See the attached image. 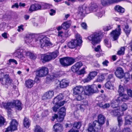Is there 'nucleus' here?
Here are the masks:
<instances>
[{
    "label": "nucleus",
    "mask_w": 132,
    "mask_h": 132,
    "mask_svg": "<svg viewBox=\"0 0 132 132\" xmlns=\"http://www.w3.org/2000/svg\"><path fill=\"white\" fill-rule=\"evenodd\" d=\"M2 107L9 110L11 108H15L16 109L21 110L22 109L21 103L18 100H15L13 101L7 103L2 102Z\"/></svg>",
    "instance_id": "nucleus-1"
},
{
    "label": "nucleus",
    "mask_w": 132,
    "mask_h": 132,
    "mask_svg": "<svg viewBox=\"0 0 132 132\" xmlns=\"http://www.w3.org/2000/svg\"><path fill=\"white\" fill-rule=\"evenodd\" d=\"M76 39L72 40L68 43V46L70 48H73L77 46H80L82 42L81 37L78 34L76 35Z\"/></svg>",
    "instance_id": "nucleus-2"
},
{
    "label": "nucleus",
    "mask_w": 132,
    "mask_h": 132,
    "mask_svg": "<svg viewBox=\"0 0 132 132\" xmlns=\"http://www.w3.org/2000/svg\"><path fill=\"white\" fill-rule=\"evenodd\" d=\"M58 53V51H56L48 54H42L41 56V60L43 62H48L52 59H55L57 56Z\"/></svg>",
    "instance_id": "nucleus-3"
},
{
    "label": "nucleus",
    "mask_w": 132,
    "mask_h": 132,
    "mask_svg": "<svg viewBox=\"0 0 132 132\" xmlns=\"http://www.w3.org/2000/svg\"><path fill=\"white\" fill-rule=\"evenodd\" d=\"M97 120L94 121L92 124L89 123L88 125L87 130L88 132H101L102 130V128L100 126H98Z\"/></svg>",
    "instance_id": "nucleus-4"
},
{
    "label": "nucleus",
    "mask_w": 132,
    "mask_h": 132,
    "mask_svg": "<svg viewBox=\"0 0 132 132\" xmlns=\"http://www.w3.org/2000/svg\"><path fill=\"white\" fill-rule=\"evenodd\" d=\"M119 96L116 100L112 102L111 105L113 108H116L118 106L120 101H126L129 99L128 96L127 94L124 93L122 94L121 95Z\"/></svg>",
    "instance_id": "nucleus-5"
},
{
    "label": "nucleus",
    "mask_w": 132,
    "mask_h": 132,
    "mask_svg": "<svg viewBox=\"0 0 132 132\" xmlns=\"http://www.w3.org/2000/svg\"><path fill=\"white\" fill-rule=\"evenodd\" d=\"M32 52L29 51H23V52L20 51L19 50H16L13 53V55L16 57H17L19 59L23 60L24 58V56L23 55L27 56H29L30 57Z\"/></svg>",
    "instance_id": "nucleus-6"
},
{
    "label": "nucleus",
    "mask_w": 132,
    "mask_h": 132,
    "mask_svg": "<svg viewBox=\"0 0 132 132\" xmlns=\"http://www.w3.org/2000/svg\"><path fill=\"white\" fill-rule=\"evenodd\" d=\"M100 34L99 32H95L88 37V40L91 41L93 45L96 44L100 42Z\"/></svg>",
    "instance_id": "nucleus-7"
},
{
    "label": "nucleus",
    "mask_w": 132,
    "mask_h": 132,
    "mask_svg": "<svg viewBox=\"0 0 132 132\" xmlns=\"http://www.w3.org/2000/svg\"><path fill=\"white\" fill-rule=\"evenodd\" d=\"M48 69L45 67L39 68L36 71V77H44L46 76L48 73Z\"/></svg>",
    "instance_id": "nucleus-8"
},
{
    "label": "nucleus",
    "mask_w": 132,
    "mask_h": 132,
    "mask_svg": "<svg viewBox=\"0 0 132 132\" xmlns=\"http://www.w3.org/2000/svg\"><path fill=\"white\" fill-rule=\"evenodd\" d=\"M97 89V86L95 85H88L85 87L84 93L86 95H89L91 93H95Z\"/></svg>",
    "instance_id": "nucleus-9"
},
{
    "label": "nucleus",
    "mask_w": 132,
    "mask_h": 132,
    "mask_svg": "<svg viewBox=\"0 0 132 132\" xmlns=\"http://www.w3.org/2000/svg\"><path fill=\"white\" fill-rule=\"evenodd\" d=\"M121 33L120 26L118 25L117 28L115 30H113L110 33L111 36L113 38V40H116L118 38Z\"/></svg>",
    "instance_id": "nucleus-10"
},
{
    "label": "nucleus",
    "mask_w": 132,
    "mask_h": 132,
    "mask_svg": "<svg viewBox=\"0 0 132 132\" xmlns=\"http://www.w3.org/2000/svg\"><path fill=\"white\" fill-rule=\"evenodd\" d=\"M88 8L86 5L84 4L82 6H80L78 7V13L81 16H84L86 14H88L89 13V11H88Z\"/></svg>",
    "instance_id": "nucleus-11"
},
{
    "label": "nucleus",
    "mask_w": 132,
    "mask_h": 132,
    "mask_svg": "<svg viewBox=\"0 0 132 132\" xmlns=\"http://www.w3.org/2000/svg\"><path fill=\"white\" fill-rule=\"evenodd\" d=\"M18 125V122L16 120L12 119L10 123V125L7 128V131L12 132L17 130Z\"/></svg>",
    "instance_id": "nucleus-12"
},
{
    "label": "nucleus",
    "mask_w": 132,
    "mask_h": 132,
    "mask_svg": "<svg viewBox=\"0 0 132 132\" xmlns=\"http://www.w3.org/2000/svg\"><path fill=\"white\" fill-rule=\"evenodd\" d=\"M38 39L39 40V41L40 43L41 48L50 46L51 45L49 39L46 37H44L42 38L41 39L38 38Z\"/></svg>",
    "instance_id": "nucleus-13"
},
{
    "label": "nucleus",
    "mask_w": 132,
    "mask_h": 132,
    "mask_svg": "<svg viewBox=\"0 0 132 132\" xmlns=\"http://www.w3.org/2000/svg\"><path fill=\"white\" fill-rule=\"evenodd\" d=\"M97 73V72L95 71L90 72L88 75L87 78L84 79L82 80V82L85 83L90 81L96 76Z\"/></svg>",
    "instance_id": "nucleus-14"
},
{
    "label": "nucleus",
    "mask_w": 132,
    "mask_h": 132,
    "mask_svg": "<svg viewBox=\"0 0 132 132\" xmlns=\"http://www.w3.org/2000/svg\"><path fill=\"white\" fill-rule=\"evenodd\" d=\"M66 109L64 107L61 108L59 112V117L58 118L57 121L59 122L62 121L65 115Z\"/></svg>",
    "instance_id": "nucleus-15"
},
{
    "label": "nucleus",
    "mask_w": 132,
    "mask_h": 132,
    "mask_svg": "<svg viewBox=\"0 0 132 132\" xmlns=\"http://www.w3.org/2000/svg\"><path fill=\"white\" fill-rule=\"evenodd\" d=\"M116 76L118 78L121 79L125 76V73L123 69L121 68H118L115 72Z\"/></svg>",
    "instance_id": "nucleus-16"
},
{
    "label": "nucleus",
    "mask_w": 132,
    "mask_h": 132,
    "mask_svg": "<svg viewBox=\"0 0 132 132\" xmlns=\"http://www.w3.org/2000/svg\"><path fill=\"white\" fill-rule=\"evenodd\" d=\"M4 77V78H2L1 80L2 84L3 85H8L11 83L12 80L9 78L8 75H5Z\"/></svg>",
    "instance_id": "nucleus-17"
},
{
    "label": "nucleus",
    "mask_w": 132,
    "mask_h": 132,
    "mask_svg": "<svg viewBox=\"0 0 132 132\" xmlns=\"http://www.w3.org/2000/svg\"><path fill=\"white\" fill-rule=\"evenodd\" d=\"M84 88L81 86H77L73 89V94L75 95H79L83 93Z\"/></svg>",
    "instance_id": "nucleus-18"
},
{
    "label": "nucleus",
    "mask_w": 132,
    "mask_h": 132,
    "mask_svg": "<svg viewBox=\"0 0 132 132\" xmlns=\"http://www.w3.org/2000/svg\"><path fill=\"white\" fill-rule=\"evenodd\" d=\"M54 95V92L52 90H50L42 96L43 100H46L51 99Z\"/></svg>",
    "instance_id": "nucleus-19"
},
{
    "label": "nucleus",
    "mask_w": 132,
    "mask_h": 132,
    "mask_svg": "<svg viewBox=\"0 0 132 132\" xmlns=\"http://www.w3.org/2000/svg\"><path fill=\"white\" fill-rule=\"evenodd\" d=\"M115 109L112 111L111 113L112 115H113L115 116H120L122 115L123 112L122 111H121L120 110L119 108V107H116Z\"/></svg>",
    "instance_id": "nucleus-20"
},
{
    "label": "nucleus",
    "mask_w": 132,
    "mask_h": 132,
    "mask_svg": "<svg viewBox=\"0 0 132 132\" xmlns=\"http://www.w3.org/2000/svg\"><path fill=\"white\" fill-rule=\"evenodd\" d=\"M63 95L62 94H60L54 98L53 102V104H61V103H61L62 102L61 101L63 99Z\"/></svg>",
    "instance_id": "nucleus-21"
},
{
    "label": "nucleus",
    "mask_w": 132,
    "mask_h": 132,
    "mask_svg": "<svg viewBox=\"0 0 132 132\" xmlns=\"http://www.w3.org/2000/svg\"><path fill=\"white\" fill-rule=\"evenodd\" d=\"M82 65V64L81 62H79L76 63L75 65L72 67V71L74 72H76L79 70Z\"/></svg>",
    "instance_id": "nucleus-22"
},
{
    "label": "nucleus",
    "mask_w": 132,
    "mask_h": 132,
    "mask_svg": "<svg viewBox=\"0 0 132 132\" xmlns=\"http://www.w3.org/2000/svg\"><path fill=\"white\" fill-rule=\"evenodd\" d=\"M98 126H101L103 125L105 123V118L104 116L101 114H99L98 116Z\"/></svg>",
    "instance_id": "nucleus-23"
},
{
    "label": "nucleus",
    "mask_w": 132,
    "mask_h": 132,
    "mask_svg": "<svg viewBox=\"0 0 132 132\" xmlns=\"http://www.w3.org/2000/svg\"><path fill=\"white\" fill-rule=\"evenodd\" d=\"M54 131L56 132H61L63 129L62 125L60 123L55 124L53 127Z\"/></svg>",
    "instance_id": "nucleus-24"
},
{
    "label": "nucleus",
    "mask_w": 132,
    "mask_h": 132,
    "mask_svg": "<svg viewBox=\"0 0 132 132\" xmlns=\"http://www.w3.org/2000/svg\"><path fill=\"white\" fill-rule=\"evenodd\" d=\"M72 22L71 20L64 22L62 24L63 29L66 30L69 28L71 26Z\"/></svg>",
    "instance_id": "nucleus-25"
},
{
    "label": "nucleus",
    "mask_w": 132,
    "mask_h": 132,
    "mask_svg": "<svg viewBox=\"0 0 132 132\" xmlns=\"http://www.w3.org/2000/svg\"><path fill=\"white\" fill-rule=\"evenodd\" d=\"M69 83L68 80L65 79L62 80L60 82H59V86L61 88H65L69 85Z\"/></svg>",
    "instance_id": "nucleus-26"
},
{
    "label": "nucleus",
    "mask_w": 132,
    "mask_h": 132,
    "mask_svg": "<svg viewBox=\"0 0 132 132\" xmlns=\"http://www.w3.org/2000/svg\"><path fill=\"white\" fill-rule=\"evenodd\" d=\"M34 81L31 79L28 80L25 82V86L26 87L28 88H31L34 84Z\"/></svg>",
    "instance_id": "nucleus-27"
},
{
    "label": "nucleus",
    "mask_w": 132,
    "mask_h": 132,
    "mask_svg": "<svg viewBox=\"0 0 132 132\" xmlns=\"http://www.w3.org/2000/svg\"><path fill=\"white\" fill-rule=\"evenodd\" d=\"M125 125H130L132 123V117L128 115L125 117Z\"/></svg>",
    "instance_id": "nucleus-28"
},
{
    "label": "nucleus",
    "mask_w": 132,
    "mask_h": 132,
    "mask_svg": "<svg viewBox=\"0 0 132 132\" xmlns=\"http://www.w3.org/2000/svg\"><path fill=\"white\" fill-rule=\"evenodd\" d=\"M60 62L61 64L64 66H68V62L67 57H64L60 59Z\"/></svg>",
    "instance_id": "nucleus-29"
},
{
    "label": "nucleus",
    "mask_w": 132,
    "mask_h": 132,
    "mask_svg": "<svg viewBox=\"0 0 132 132\" xmlns=\"http://www.w3.org/2000/svg\"><path fill=\"white\" fill-rule=\"evenodd\" d=\"M95 50L97 52H98V53L96 54V56L97 57H98L103 55V54L101 49V46L100 45H98L95 48Z\"/></svg>",
    "instance_id": "nucleus-30"
},
{
    "label": "nucleus",
    "mask_w": 132,
    "mask_h": 132,
    "mask_svg": "<svg viewBox=\"0 0 132 132\" xmlns=\"http://www.w3.org/2000/svg\"><path fill=\"white\" fill-rule=\"evenodd\" d=\"M65 103V102L64 101H63L61 103V104H55V106L53 108V111L56 112L57 111L58 109L61 106L63 105Z\"/></svg>",
    "instance_id": "nucleus-31"
},
{
    "label": "nucleus",
    "mask_w": 132,
    "mask_h": 132,
    "mask_svg": "<svg viewBox=\"0 0 132 132\" xmlns=\"http://www.w3.org/2000/svg\"><path fill=\"white\" fill-rule=\"evenodd\" d=\"M98 106L100 108L103 109H107L110 106V104L108 103H98Z\"/></svg>",
    "instance_id": "nucleus-32"
},
{
    "label": "nucleus",
    "mask_w": 132,
    "mask_h": 132,
    "mask_svg": "<svg viewBox=\"0 0 132 132\" xmlns=\"http://www.w3.org/2000/svg\"><path fill=\"white\" fill-rule=\"evenodd\" d=\"M115 10L120 13H123L125 12V9L122 7L117 5L115 7Z\"/></svg>",
    "instance_id": "nucleus-33"
},
{
    "label": "nucleus",
    "mask_w": 132,
    "mask_h": 132,
    "mask_svg": "<svg viewBox=\"0 0 132 132\" xmlns=\"http://www.w3.org/2000/svg\"><path fill=\"white\" fill-rule=\"evenodd\" d=\"M33 40L32 36L30 35H28L25 38L26 42L27 44L30 43Z\"/></svg>",
    "instance_id": "nucleus-34"
},
{
    "label": "nucleus",
    "mask_w": 132,
    "mask_h": 132,
    "mask_svg": "<svg viewBox=\"0 0 132 132\" xmlns=\"http://www.w3.org/2000/svg\"><path fill=\"white\" fill-rule=\"evenodd\" d=\"M23 124L24 126L26 128H28L30 125V122L28 119L27 118H25L24 119Z\"/></svg>",
    "instance_id": "nucleus-35"
},
{
    "label": "nucleus",
    "mask_w": 132,
    "mask_h": 132,
    "mask_svg": "<svg viewBox=\"0 0 132 132\" xmlns=\"http://www.w3.org/2000/svg\"><path fill=\"white\" fill-rule=\"evenodd\" d=\"M125 89L123 86L121 85H120L119 86L118 92L119 95H121L122 94L124 93Z\"/></svg>",
    "instance_id": "nucleus-36"
},
{
    "label": "nucleus",
    "mask_w": 132,
    "mask_h": 132,
    "mask_svg": "<svg viewBox=\"0 0 132 132\" xmlns=\"http://www.w3.org/2000/svg\"><path fill=\"white\" fill-rule=\"evenodd\" d=\"M60 73L57 72L55 73L52 74L48 77L50 80H52L55 79L56 78L60 77Z\"/></svg>",
    "instance_id": "nucleus-37"
},
{
    "label": "nucleus",
    "mask_w": 132,
    "mask_h": 132,
    "mask_svg": "<svg viewBox=\"0 0 132 132\" xmlns=\"http://www.w3.org/2000/svg\"><path fill=\"white\" fill-rule=\"evenodd\" d=\"M77 95H78V96L76 97V98L77 100L78 101L81 100L86 97L85 95H86L84 93V94L82 93L80 94Z\"/></svg>",
    "instance_id": "nucleus-38"
},
{
    "label": "nucleus",
    "mask_w": 132,
    "mask_h": 132,
    "mask_svg": "<svg viewBox=\"0 0 132 132\" xmlns=\"http://www.w3.org/2000/svg\"><path fill=\"white\" fill-rule=\"evenodd\" d=\"M105 87L109 89H113V86L111 85L110 81L107 82L105 84Z\"/></svg>",
    "instance_id": "nucleus-39"
},
{
    "label": "nucleus",
    "mask_w": 132,
    "mask_h": 132,
    "mask_svg": "<svg viewBox=\"0 0 132 132\" xmlns=\"http://www.w3.org/2000/svg\"><path fill=\"white\" fill-rule=\"evenodd\" d=\"M68 62V65L69 66L73 64L75 62V59L72 58L67 57Z\"/></svg>",
    "instance_id": "nucleus-40"
},
{
    "label": "nucleus",
    "mask_w": 132,
    "mask_h": 132,
    "mask_svg": "<svg viewBox=\"0 0 132 132\" xmlns=\"http://www.w3.org/2000/svg\"><path fill=\"white\" fill-rule=\"evenodd\" d=\"M34 132H44L43 129L39 126H36Z\"/></svg>",
    "instance_id": "nucleus-41"
},
{
    "label": "nucleus",
    "mask_w": 132,
    "mask_h": 132,
    "mask_svg": "<svg viewBox=\"0 0 132 132\" xmlns=\"http://www.w3.org/2000/svg\"><path fill=\"white\" fill-rule=\"evenodd\" d=\"M124 30L127 35H128L131 31L130 28H129V27L128 25L125 26Z\"/></svg>",
    "instance_id": "nucleus-42"
},
{
    "label": "nucleus",
    "mask_w": 132,
    "mask_h": 132,
    "mask_svg": "<svg viewBox=\"0 0 132 132\" xmlns=\"http://www.w3.org/2000/svg\"><path fill=\"white\" fill-rule=\"evenodd\" d=\"M125 49V48L124 47H121L120 50L118 52V54L119 55L124 54Z\"/></svg>",
    "instance_id": "nucleus-43"
},
{
    "label": "nucleus",
    "mask_w": 132,
    "mask_h": 132,
    "mask_svg": "<svg viewBox=\"0 0 132 132\" xmlns=\"http://www.w3.org/2000/svg\"><path fill=\"white\" fill-rule=\"evenodd\" d=\"M97 7V6L96 4H92L89 8H88V11H89V12L90 11H93Z\"/></svg>",
    "instance_id": "nucleus-44"
},
{
    "label": "nucleus",
    "mask_w": 132,
    "mask_h": 132,
    "mask_svg": "<svg viewBox=\"0 0 132 132\" xmlns=\"http://www.w3.org/2000/svg\"><path fill=\"white\" fill-rule=\"evenodd\" d=\"M121 109L122 112V111H124L126 110L127 109L128 106L127 104L125 103H124L121 105Z\"/></svg>",
    "instance_id": "nucleus-45"
},
{
    "label": "nucleus",
    "mask_w": 132,
    "mask_h": 132,
    "mask_svg": "<svg viewBox=\"0 0 132 132\" xmlns=\"http://www.w3.org/2000/svg\"><path fill=\"white\" fill-rule=\"evenodd\" d=\"M81 126V124L80 122H75L73 124V127L79 129Z\"/></svg>",
    "instance_id": "nucleus-46"
},
{
    "label": "nucleus",
    "mask_w": 132,
    "mask_h": 132,
    "mask_svg": "<svg viewBox=\"0 0 132 132\" xmlns=\"http://www.w3.org/2000/svg\"><path fill=\"white\" fill-rule=\"evenodd\" d=\"M104 42L105 45L108 47H110L111 46V43L107 39H105L104 40Z\"/></svg>",
    "instance_id": "nucleus-47"
},
{
    "label": "nucleus",
    "mask_w": 132,
    "mask_h": 132,
    "mask_svg": "<svg viewBox=\"0 0 132 132\" xmlns=\"http://www.w3.org/2000/svg\"><path fill=\"white\" fill-rule=\"evenodd\" d=\"M35 5L36 10L42 9L41 3L36 4Z\"/></svg>",
    "instance_id": "nucleus-48"
},
{
    "label": "nucleus",
    "mask_w": 132,
    "mask_h": 132,
    "mask_svg": "<svg viewBox=\"0 0 132 132\" xmlns=\"http://www.w3.org/2000/svg\"><path fill=\"white\" fill-rule=\"evenodd\" d=\"M36 9L35 4L31 5L29 9V11L30 12L35 11H36Z\"/></svg>",
    "instance_id": "nucleus-49"
},
{
    "label": "nucleus",
    "mask_w": 132,
    "mask_h": 132,
    "mask_svg": "<svg viewBox=\"0 0 132 132\" xmlns=\"http://www.w3.org/2000/svg\"><path fill=\"white\" fill-rule=\"evenodd\" d=\"M105 79L104 76L103 75H101L99 76L97 79V81L98 82H101Z\"/></svg>",
    "instance_id": "nucleus-50"
},
{
    "label": "nucleus",
    "mask_w": 132,
    "mask_h": 132,
    "mask_svg": "<svg viewBox=\"0 0 132 132\" xmlns=\"http://www.w3.org/2000/svg\"><path fill=\"white\" fill-rule=\"evenodd\" d=\"M42 9L47 8L49 7V5L48 4L45 3H41Z\"/></svg>",
    "instance_id": "nucleus-51"
},
{
    "label": "nucleus",
    "mask_w": 132,
    "mask_h": 132,
    "mask_svg": "<svg viewBox=\"0 0 132 132\" xmlns=\"http://www.w3.org/2000/svg\"><path fill=\"white\" fill-rule=\"evenodd\" d=\"M120 116L118 117L117 120L118 123V125L119 127L121 126L122 123V119Z\"/></svg>",
    "instance_id": "nucleus-52"
},
{
    "label": "nucleus",
    "mask_w": 132,
    "mask_h": 132,
    "mask_svg": "<svg viewBox=\"0 0 132 132\" xmlns=\"http://www.w3.org/2000/svg\"><path fill=\"white\" fill-rule=\"evenodd\" d=\"M5 121L4 118L3 117L1 116L0 117V127L4 124Z\"/></svg>",
    "instance_id": "nucleus-53"
},
{
    "label": "nucleus",
    "mask_w": 132,
    "mask_h": 132,
    "mask_svg": "<svg viewBox=\"0 0 132 132\" xmlns=\"http://www.w3.org/2000/svg\"><path fill=\"white\" fill-rule=\"evenodd\" d=\"M112 28V27L111 26L109 25L104 27L103 29L105 31H107L111 29Z\"/></svg>",
    "instance_id": "nucleus-54"
},
{
    "label": "nucleus",
    "mask_w": 132,
    "mask_h": 132,
    "mask_svg": "<svg viewBox=\"0 0 132 132\" xmlns=\"http://www.w3.org/2000/svg\"><path fill=\"white\" fill-rule=\"evenodd\" d=\"M122 132H132V131L129 128L127 127L124 128L122 131Z\"/></svg>",
    "instance_id": "nucleus-55"
},
{
    "label": "nucleus",
    "mask_w": 132,
    "mask_h": 132,
    "mask_svg": "<svg viewBox=\"0 0 132 132\" xmlns=\"http://www.w3.org/2000/svg\"><path fill=\"white\" fill-rule=\"evenodd\" d=\"M104 72H106V74H108L109 73L113 72V70L111 69L110 70H109L107 69H104Z\"/></svg>",
    "instance_id": "nucleus-56"
},
{
    "label": "nucleus",
    "mask_w": 132,
    "mask_h": 132,
    "mask_svg": "<svg viewBox=\"0 0 132 132\" xmlns=\"http://www.w3.org/2000/svg\"><path fill=\"white\" fill-rule=\"evenodd\" d=\"M5 23H3L0 24V30H3L5 27Z\"/></svg>",
    "instance_id": "nucleus-57"
},
{
    "label": "nucleus",
    "mask_w": 132,
    "mask_h": 132,
    "mask_svg": "<svg viewBox=\"0 0 132 132\" xmlns=\"http://www.w3.org/2000/svg\"><path fill=\"white\" fill-rule=\"evenodd\" d=\"M108 79L109 80L112 79L113 80V81H114V79L113 77V75L112 74H109L108 76Z\"/></svg>",
    "instance_id": "nucleus-58"
},
{
    "label": "nucleus",
    "mask_w": 132,
    "mask_h": 132,
    "mask_svg": "<svg viewBox=\"0 0 132 132\" xmlns=\"http://www.w3.org/2000/svg\"><path fill=\"white\" fill-rule=\"evenodd\" d=\"M29 57L31 59L35 60L36 58V55L33 53L32 52Z\"/></svg>",
    "instance_id": "nucleus-59"
},
{
    "label": "nucleus",
    "mask_w": 132,
    "mask_h": 132,
    "mask_svg": "<svg viewBox=\"0 0 132 132\" xmlns=\"http://www.w3.org/2000/svg\"><path fill=\"white\" fill-rule=\"evenodd\" d=\"M9 63H10L11 62H13V63H14V64H18V63H17V62L14 59H10L9 60Z\"/></svg>",
    "instance_id": "nucleus-60"
},
{
    "label": "nucleus",
    "mask_w": 132,
    "mask_h": 132,
    "mask_svg": "<svg viewBox=\"0 0 132 132\" xmlns=\"http://www.w3.org/2000/svg\"><path fill=\"white\" fill-rule=\"evenodd\" d=\"M81 27L83 29H87V25L85 23H82L81 24Z\"/></svg>",
    "instance_id": "nucleus-61"
},
{
    "label": "nucleus",
    "mask_w": 132,
    "mask_h": 132,
    "mask_svg": "<svg viewBox=\"0 0 132 132\" xmlns=\"http://www.w3.org/2000/svg\"><path fill=\"white\" fill-rule=\"evenodd\" d=\"M127 93L129 96L132 98V90L130 89H127Z\"/></svg>",
    "instance_id": "nucleus-62"
},
{
    "label": "nucleus",
    "mask_w": 132,
    "mask_h": 132,
    "mask_svg": "<svg viewBox=\"0 0 132 132\" xmlns=\"http://www.w3.org/2000/svg\"><path fill=\"white\" fill-rule=\"evenodd\" d=\"M55 13L56 11L55 10L53 9H51L50 10V14L51 15H53L55 14Z\"/></svg>",
    "instance_id": "nucleus-63"
},
{
    "label": "nucleus",
    "mask_w": 132,
    "mask_h": 132,
    "mask_svg": "<svg viewBox=\"0 0 132 132\" xmlns=\"http://www.w3.org/2000/svg\"><path fill=\"white\" fill-rule=\"evenodd\" d=\"M23 26L21 25L20 26L18 27V28L17 30L19 32H20L21 30L23 31Z\"/></svg>",
    "instance_id": "nucleus-64"
}]
</instances>
